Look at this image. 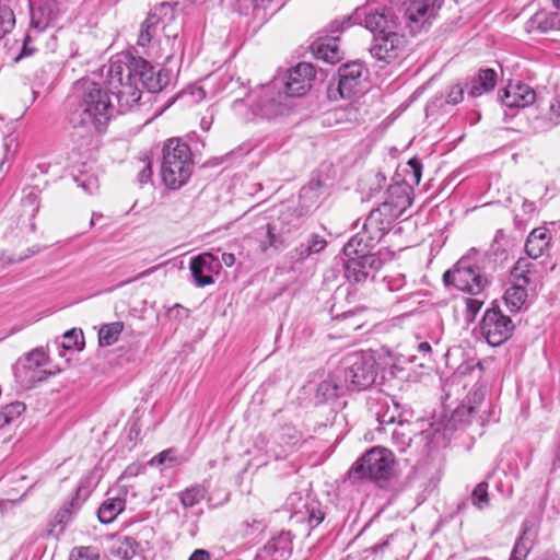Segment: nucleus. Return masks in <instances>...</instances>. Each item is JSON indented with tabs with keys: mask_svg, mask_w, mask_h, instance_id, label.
I'll return each mask as SVG.
<instances>
[{
	"mask_svg": "<svg viewBox=\"0 0 560 560\" xmlns=\"http://www.w3.org/2000/svg\"><path fill=\"white\" fill-rule=\"evenodd\" d=\"M108 92L115 95L121 112L131 109L141 98L138 81L155 93L163 89L166 81L160 72L142 58H131L128 62L116 58L104 66Z\"/></svg>",
	"mask_w": 560,
	"mask_h": 560,
	"instance_id": "f257e3e1",
	"label": "nucleus"
},
{
	"mask_svg": "<svg viewBox=\"0 0 560 560\" xmlns=\"http://www.w3.org/2000/svg\"><path fill=\"white\" fill-rule=\"evenodd\" d=\"M408 186L392 185L386 199L373 209L362 226L343 247L345 255L358 254L374 248L388 233L393 222L411 206Z\"/></svg>",
	"mask_w": 560,
	"mask_h": 560,
	"instance_id": "f03ea898",
	"label": "nucleus"
},
{
	"mask_svg": "<svg viewBox=\"0 0 560 560\" xmlns=\"http://www.w3.org/2000/svg\"><path fill=\"white\" fill-rule=\"evenodd\" d=\"M69 122L82 137L102 131L112 116L108 92L90 79L79 80L70 96Z\"/></svg>",
	"mask_w": 560,
	"mask_h": 560,
	"instance_id": "7ed1b4c3",
	"label": "nucleus"
},
{
	"mask_svg": "<svg viewBox=\"0 0 560 560\" xmlns=\"http://www.w3.org/2000/svg\"><path fill=\"white\" fill-rule=\"evenodd\" d=\"M194 160L188 144L178 139H170L163 147L161 176L170 189H179L190 178Z\"/></svg>",
	"mask_w": 560,
	"mask_h": 560,
	"instance_id": "20e7f679",
	"label": "nucleus"
},
{
	"mask_svg": "<svg viewBox=\"0 0 560 560\" xmlns=\"http://www.w3.org/2000/svg\"><path fill=\"white\" fill-rule=\"evenodd\" d=\"M394 455L383 447H374L359 458L348 471L352 483L370 480L377 483L389 480L394 471Z\"/></svg>",
	"mask_w": 560,
	"mask_h": 560,
	"instance_id": "39448f33",
	"label": "nucleus"
},
{
	"mask_svg": "<svg viewBox=\"0 0 560 560\" xmlns=\"http://www.w3.org/2000/svg\"><path fill=\"white\" fill-rule=\"evenodd\" d=\"M376 362L368 352L347 354L338 368L348 390H362L371 386L376 377Z\"/></svg>",
	"mask_w": 560,
	"mask_h": 560,
	"instance_id": "423d86ee",
	"label": "nucleus"
},
{
	"mask_svg": "<svg viewBox=\"0 0 560 560\" xmlns=\"http://www.w3.org/2000/svg\"><path fill=\"white\" fill-rule=\"evenodd\" d=\"M443 279L446 284L471 295H482L488 285V279L469 256L460 258L452 270L444 272Z\"/></svg>",
	"mask_w": 560,
	"mask_h": 560,
	"instance_id": "0eeeda50",
	"label": "nucleus"
},
{
	"mask_svg": "<svg viewBox=\"0 0 560 560\" xmlns=\"http://www.w3.org/2000/svg\"><path fill=\"white\" fill-rule=\"evenodd\" d=\"M443 279L446 284L471 295H482L488 285V279L469 256L460 258L452 270L444 272Z\"/></svg>",
	"mask_w": 560,
	"mask_h": 560,
	"instance_id": "6e6552de",
	"label": "nucleus"
},
{
	"mask_svg": "<svg viewBox=\"0 0 560 560\" xmlns=\"http://www.w3.org/2000/svg\"><path fill=\"white\" fill-rule=\"evenodd\" d=\"M248 100L254 114L266 119L284 115L290 108L287 103L288 96L273 81L252 92Z\"/></svg>",
	"mask_w": 560,
	"mask_h": 560,
	"instance_id": "1a4fd4ad",
	"label": "nucleus"
},
{
	"mask_svg": "<svg viewBox=\"0 0 560 560\" xmlns=\"http://www.w3.org/2000/svg\"><path fill=\"white\" fill-rule=\"evenodd\" d=\"M354 20L363 23L374 37L397 32L399 27L394 8L381 5L376 1L368 2L364 7L357 9Z\"/></svg>",
	"mask_w": 560,
	"mask_h": 560,
	"instance_id": "9d476101",
	"label": "nucleus"
},
{
	"mask_svg": "<svg viewBox=\"0 0 560 560\" xmlns=\"http://www.w3.org/2000/svg\"><path fill=\"white\" fill-rule=\"evenodd\" d=\"M49 358L44 348H35L20 359L14 366L16 380L25 387L42 382L49 375L46 371Z\"/></svg>",
	"mask_w": 560,
	"mask_h": 560,
	"instance_id": "9b49d317",
	"label": "nucleus"
},
{
	"mask_svg": "<svg viewBox=\"0 0 560 560\" xmlns=\"http://www.w3.org/2000/svg\"><path fill=\"white\" fill-rule=\"evenodd\" d=\"M315 74V69L311 63L300 62L290 69L285 77L276 78L272 81L279 84L280 90L288 98L299 97L311 89Z\"/></svg>",
	"mask_w": 560,
	"mask_h": 560,
	"instance_id": "f8f14e48",
	"label": "nucleus"
},
{
	"mask_svg": "<svg viewBox=\"0 0 560 560\" xmlns=\"http://www.w3.org/2000/svg\"><path fill=\"white\" fill-rule=\"evenodd\" d=\"M514 325L510 317L498 308L487 310L480 323V331L487 342L492 346H501L513 334Z\"/></svg>",
	"mask_w": 560,
	"mask_h": 560,
	"instance_id": "ddd939ff",
	"label": "nucleus"
},
{
	"mask_svg": "<svg viewBox=\"0 0 560 560\" xmlns=\"http://www.w3.org/2000/svg\"><path fill=\"white\" fill-rule=\"evenodd\" d=\"M345 277L351 283L364 282L373 272L377 271L382 265V259L364 249L358 254L346 255Z\"/></svg>",
	"mask_w": 560,
	"mask_h": 560,
	"instance_id": "4468645a",
	"label": "nucleus"
},
{
	"mask_svg": "<svg viewBox=\"0 0 560 560\" xmlns=\"http://www.w3.org/2000/svg\"><path fill=\"white\" fill-rule=\"evenodd\" d=\"M406 38L397 31L390 34L376 35L373 38L370 52L376 60L390 63L404 54Z\"/></svg>",
	"mask_w": 560,
	"mask_h": 560,
	"instance_id": "2eb2a0df",
	"label": "nucleus"
},
{
	"mask_svg": "<svg viewBox=\"0 0 560 560\" xmlns=\"http://www.w3.org/2000/svg\"><path fill=\"white\" fill-rule=\"evenodd\" d=\"M285 504L292 512V517H294L296 522L306 521L312 528L318 526L325 517L318 502L308 500L307 498L304 499L300 493L290 494Z\"/></svg>",
	"mask_w": 560,
	"mask_h": 560,
	"instance_id": "dca6fc26",
	"label": "nucleus"
},
{
	"mask_svg": "<svg viewBox=\"0 0 560 560\" xmlns=\"http://www.w3.org/2000/svg\"><path fill=\"white\" fill-rule=\"evenodd\" d=\"M189 269L195 285L203 288L214 283V276L220 272L221 261L211 253H202L191 258Z\"/></svg>",
	"mask_w": 560,
	"mask_h": 560,
	"instance_id": "f3484780",
	"label": "nucleus"
},
{
	"mask_svg": "<svg viewBox=\"0 0 560 560\" xmlns=\"http://www.w3.org/2000/svg\"><path fill=\"white\" fill-rule=\"evenodd\" d=\"M443 0H410L405 8V16L412 32L418 31L436 14Z\"/></svg>",
	"mask_w": 560,
	"mask_h": 560,
	"instance_id": "a211bd4d",
	"label": "nucleus"
},
{
	"mask_svg": "<svg viewBox=\"0 0 560 560\" xmlns=\"http://www.w3.org/2000/svg\"><path fill=\"white\" fill-rule=\"evenodd\" d=\"M128 488L125 485H117L107 492V499L101 504L97 517L101 523L109 524L125 510Z\"/></svg>",
	"mask_w": 560,
	"mask_h": 560,
	"instance_id": "6ab92c4d",
	"label": "nucleus"
},
{
	"mask_svg": "<svg viewBox=\"0 0 560 560\" xmlns=\"http://www.w3.org/2000/svg\"><path fill=\"white\" fill-rule=\"evenodd\" d=\"M363 70V66L359 62L346 63L339 68L338 90L341 97L349 98L361 90Z\"/></svg>",
	"mask_w": 560,
	"mask_h": 560,
	"instance_id": "aec40b11",
	"label": "nucleus"
},
{
	"mask_svg": "<svg viewBox=\"0 0 560 560\" xmlns=\"http://www.w3.org/2000/svg\"><path fill=\"white\" fill-rule=\"evenodd\" d=\"M500 97L502 104L509 108H523L535 102L536 92L525 83L510 82Z\"/></svg>",
	"mask_w": 560,
	"mask_h": 560,
	"instance_id": "412c9836",
	"label": "nucleus"
},
{
	"mask_svg": "<svg viewBox=\"0 0 560 560\" xmlns=\"http://www.w3.org/2000/svg\"><path fill=\"white\" fill-rule=\"evenodd\" d=\"M372 410L380 424H393L402 420L401 406L389 396H381L373 399Z\"/></svg>",
	"mask_w": 560,
	"mask_h": 560,
	"instance_id": "4be33fe9",
	"label": "nucleus"
},
{
	"mask_svg": "<svg viewBox=\"0 0 560 560\" xmlns=\"http://www.w3.org/2000/svg\"><path fill=\"white\" fill-rule=\"evenodd\" d=\"M551 238L552 234L547 228L539 226L534 229L525 242L526 254L533 259L548 255L551 247Z\"/></svg>",
	"mask_w": 560,
	"mask_h": 560,
	"instance_id": "5701e85b",
	"label": "nucleus"
},
{
	"mask_svg": "<svg viewBox=\"0 0 560 560\" xmlns=\"http://www.w3.org/2000/svg\"><path fill=\"white\" fill-rule=\"evenodd\" d=\"M338 40V36L319 37L313 42L311 49L317 59L328 63H336L342 58Z\"/></svg>",
	"mask_w": 560,
	"mask_h": 560,
	"instance_id": "b1692460",
	"label": "nucleus"
},
{
	"mask_svg": "<svg viewBox=\"0 0 560 560\" xmlns=\"http://www.w3.org/2000/svg\"><path fill=\"white\" fill-rule=\"evenodd\" d=\"M348 390L338 369L323 380L316 387V398L322 401L334 400Z\"/></svg>",
	"mask_w": 560,
	"mask_h": 560,
	"instance_id": "393cba45",
	"label": "nucleus"
},
{
	"mask_svg": "<svg viewBox=\"0 0 560 560\" xmlns=\"http://www.w3.org/2000/svg\"><path fill=\"white\" fill-rule=\"evenodd\" d=\"M265 551L273 560H285L292 552V536L289 532H281L272 537L265 546Z\"/></svg>",
	"mask_w": 560,
	"mask_h": 560,
	"instance_id": "a878e982",
	"label": "nucleus"
},
{
	"mask_svg": "<svg viewBox=\"0 0 560 560\" xmlns=\"http://www.w3.org/2000/svg\"><path fill=\"white\" fill-rule=\"evenodd\" d=\"M497 84V72L493 69H481L476 78L470 81L468 95L478 97L494 89Z\"/></svg>",
	"mask_w": 560,
	"mask_h": 560,
	"instance_id": "bb28decb",
	"label": "nucleus"
},
{
	"mask_svg": "<svg viewBox=\"0 0 560 560\" xmlns=\"http://www.w3.org/2000/svg\"><path fill=\"white\" fill-rule=\"evenodd\" d=\"M527 27L530 32L538 31L541 33L560 28V15L556 12L540 10L529 19Z\"/></svg>",
	"mask_w": 560,
	"mask_h": 560,
	"instance_id": "cd10ccee",
	"label": "nucleus"
},
{
	"mask_svg": "<svg viewBox=\"0 0 560 560\" xmlns=\"http://www.w3.org/2000/svg\"><path fill=\"white\" fill-rule=\"evenodd\" d=\"M209 495L208 488L202 483H195L178 493V499L184 509H191L206 500Z\"/></svg>",
	"mask_w": 560,
	"mask_h": 560,
	"instance_id": "c85d7f7f",
	"label": "nucleus"
},
{
	"mask_svg": "<svg viewBox=\"0 0 560 560\" xmlns=\"http://www.w3.org/2000/svg\"><path fill=\"white\" fill-rule=\"evenodd\" d=\"M535 539L536 532L527 522L523 523L522 533L516 539L512 551L520 555L521 557L527 558L534 547Z\"/></svg>",
	"mask_w": 560,
	"mask_h": 560,
	"instance_id": "c756f323",
	"label": "nucleus"
},
{
	"mask_svg": "<svg viewBox=\"0 0 560 560\" xmlns=\"http://www.w3.org/2000/svg\"><path fill=\"white\" fill-rule=\"evenodd\" d=\"M138 550V541L130 536L119 537L112 547V552L124 560L132 559Z\"/></svg>",
	"mask_w": 560,
	"mask_h": 560,
	"instance_id": "7c9ffc66",
	"label": "nucleus"
},
{
	"mask_svg": "<svg viewBox=\"0 0 560 560\" xmlns=\"http://www.w3.org/2000/svg\"><path fill=\"white\" fill-rule=\"evenodd\" d=\"M527 285L515 284L506 289L504 293V300L506 305L511 308V311H520L527 301Z\"/></svg>",
	"mask_w": 560,
	"mask_h": 560,
	"instance_id": "2f4dec72",
	"label": "nucleus"
},
{
	"mask_svg": "<svg viewBox=\"0 0 560 560\" xmlns=\"http://www.w3.org/2000/svg\"><path fill=\"white\" fill-rule=\"evenodd\" d=\"M533 264L526 258H520L511 270V281L515 284L529 285L532 283Z\"/></svg>",
	"mask_w": 560,
	"mask_h": 560,
	"instance_id": "473e14b6",
	"label": "nucleus"
},
{
	"mask_svg": "<svg viewBox=\"0 0 560 560\" xmlns=\"http://www.w3.org/2000/svg\"><path fill=\"white\" fill-rule=\"evenodd\" d=\"M122 330L124 323L121 322H114L110 324L103 325L98 331L100 346L108 347L114 345L118 340Z\"/></svg>",
	"mask_w": 560,
	"mask_h": 560,
	"instance_id": "72a5a7b5",
	"label": "nucleus"
},
{
	"mask_svg": "<svg viewBox=\"0 0 560 560\" xmlns=\"http://www.w3.org/2000/svg\"><path fill=\"white\" fill-rule=\"evenodd\" d=\"M392 438L398 450L404 452L412 441L410 423L405 420H399L397 427L392 431Z\"/></svg>",
	"mask_w": 560,
	"mask_h": 560,
	"instance_id": "f704fd0d",
	"label": "nucleus"
},
{
	"mask_svg": "<svg viewBox=\"0 0 560 560\" xmlns=\"http://www.w3.org/2000/svg\"><path fill=\"white\" fill-rule=\"evenodd\" d=\"M160 23L155 19V15H148L147 20L142 23L140 34L138 37L139 46H147L155 37Z\"/></svg>",
	"mask_w": 560,
	"mask_h": 560,
	"instance_id": "c9c22d12",
	"label": "nucleus"
},
{
	"mask_svg": "<svg viewBox=\"0 0 560 560\" xmlns=\"http://www.w3.org/2000/svg\"><path fill=\"white\" fill-rule=\"evenodd\" d=\"M55 18V13L51 9L45 10L42 7L38 9L31 8V24L39 31L45 30Z\"/></svg>",
	"mask_w": 560,
	"mask_h": 560,
	"instance_id": "e433bc0d",
	"label": "nucleus"
},
{
	"mask_svg": "<svg viewBox=\"0 0 560 560\" xmlns=\"http://www.w3.org/2000/svg\"><path fill=\"white\" fill-rule=\"evenodd\" d=\"M407 165H408L409 170L407 171L405 183H402V184L397 183L396 185L408 186V189L410 191L411 187L413 185H418L421 180L422 164L418 159L413 158L408 161Z\"/></svg>",
	"mask_w": 560,
	"mask_h": 560,
	"instance_id": "4c0bfd02",
	"label": "nucleus"
},
{
	"mask_svg": "<svg viewBox=\"0 0 560 560\" xmlns=\"http://www.w3.org/2000/svg\"><path fill=\"white\" fill-rule=\"evenodd\" d=\"M488 482L481 481L471 492V503L478 510H485L490 505V498L488 493Z\"/></svg>",
	"mask_w": 560,
	"mask_h": 560,
	"instance_id": "58836bf2",
	"label": "nucleus"
},
{
	"mask_svg": "<svg viewBox=\"0 0 560 560\" xmlns=\"http://www.w3.org/2000/svg\"><path fill=\"white\" fill-rule=\"evenodd\" d=\"M337 324L342 326V329L346 331H355L363 326L362 319L358 316L355 312H346L341 316H337L335 318Z\"/></svg>",
	"mask_w": 560,
	"mask_h": 560,
	"instance_id": "ea45409f",
	"label": "nucleus"
},
{
	"mask_svg": "<svg viewBox=\"0 0 560 560\" xmlns=\"http://www.w3.org/2000/svg\"><path fill=\"white\" fill-rule=\"evenodd\" d=\"M70 560H100V552L92 546L74 547L71 550Z\"/></svg>",
	"mask_w": 560,
	"mask_h": 560,
	"instance_id": "a19ab883",
	"label": "nucleus"
},
{
	"mask_svg": "<svg viewBox=\"0 0 560 560\" xmlns=\"http://www.w3.org/2000/svg\"><path fill=\"white\" fill-rule=\"evenodd\" d=\"M560 124V95L552 98L549 110L545 117L544 128H551Z\"/></svg>",
	"mask_w": 560,
	"mask_h": 560,
	"instance_id": "79ce46f5",
	"label": "nucleus"
},
{
	"mask_svg": "<svg viewBox=\"0 0 560 560\" xmlns=\"http://www.w3.org/2000/svg\"><path fill=\"white\" fill-rule=\"evenodd\" d=\"M149 14L155 15L160 24L164 23L165 20L174 19V5L170 2H162L155 5Z\"/></svg>",
	"mask_w": 560,
	"mask_h": 560,
	"instance_id": "37998d69",
	"label": "nucleus"
},
{
	"mask_svg": "<svg viewBox=\"0 0 560 560\" xmlns=\"http://www.w3.org/2000/svg\"><path fill=\"white\" fill-rule=\"evenodd\" d=\"M83 339L82 330L71 329L63 334L62 348H80L84 343Z\"/></svg>",
	"mask_w": 560,
	"mask_h": 560,
	"instance_id": "c03bdc74",
	"label": "nucleus"
},
{
	"mask_svg": "<svg viewBox=\"0 0 560 560\" xmlns=\"http://www.w3.org/2000/svg\"><path fill=\"white\" fill-rule=\"evenodd\" d=\"M267 237L269 246L275 249H281L285 246L287 240L282 233L277 234V226L273 223L267 225Z\"/></svg>",
	"mask_w": 560,
	"mask_h": 560,
	"instance_id": "a18cd8bd",
	"label": "nucleus"
},
{
	"mask_svg": "<svg viewBox=\"0 0 560 560\" xmlns=\"http://www.w3.org/2000/svg\"><path fill=\"white\" fill-rule=\"evenodd\" d=\"M4 418L11 423L25 411V405L21 401L11 402L2 408Z\"/></svg>",
	"mask_w": 560,
	"mask_h": 560,
	"instance_id": "49530a36",
	"label": "nucleus"
},
{
	"mask_svg": "<svg viewBox=\"0 0 560 560\" xmlns=\"http://www.w3.org/2000/svg\"><path fill=\"white\" fill-rule=\"evenodd\" d=\"M15 24L14 14L9 9L0 10V37L10 32Z\"/></svg>",
	"mask_w": 560,
	"mask_h": 560,
	"instance_id": "de8ad7c7",
	"label": "nucleus"
},
{
	"mask_svg": "<svg viewBox=\"0 0 560 560\" xmlns=\"http://www.w3.org/2000/svg\"><path fill=\"white\" fill-rule=\"evenodd\" d=\"M476 298L467 299L466 301V308H467V319L472 320L477 313L480 311L483 299L480 298V295H475Z\"/></svg>",
	"mask_w": 560,
	"mask_h": 560,
	"instance_id": "09e8293b",
	"label": "nucleus"
},
{
	"mask_svg": "<svg viewBox=\"0 0 560 560\" xmlns=\"http://www.w3.org/2000/svg\"><path fill=\"white\" fill-rule=\"evenodd\" d=\"M280 440L283 441L289 448H293L299 443L300 436L294 429L284 428L280 434Z\"/></svg>",
	"mask_w": 560,
	"mask_h": 560,
	"instance_id": "8fccbe9b",
	"label": "nucleus"
},
{
	"mask_svg": "<svg viewBox=\"0 0 560 560\" xmlns=\"http://www.w3.org/2000/svg\"><path fill=\"white\" fill-rule=\"evenodd\" d=\"M23 206L30 208V214L34 215L38 209V194L34 189H30L22 199Z\"/></svg>",
	"mask_w": 560,
	"mask_h": 560,
	"instance_id": "3c124183",
	"label": "nucleus"
},
{
	"mask_svg": "<svg viewBox=\"0 0 560 560\" xmlns=\"http://www.w3.org/2000/svg\"><path fill=\"white\" fill-rule=\"evenodd\" d=\"M463 97L464 89L459 84H454L450 86L445 102L447 104L456 105L463 101Z\"/></svg>",
	"mask_w": 560,
	"mask_h": 560,
	"instance_id": "603ef678",
	"label": "nucleus"
},
{
	"mask_svg": "<svg viewBox=\"0 0 560 560\" xmlns=\"http://www.w3.org/2000/svg\"><path fill=\"white\" fill-rule=\"evenodd\" d=\"M275 0H238L240 8L253 7L254 11L265 10Z\"/></svg>",
	"mask_w": 560,
	"mask_h": 560,
	"instance_id": "864d4df0",
	"label": "nucleus"
},
{
	"mask_svg": "<svg viewBox=\"0 0 560 560\" xmlns=\"http://www.w3.org/2000/svg\"><path fill=\"white\" fill-rule=\"evenodd\" d=\"M312 254L322 252L326 247V240L317 234H313L306 242Z\"/></svg>",
	"mask_w": 560,
	"mask_h": 560,
	"instance_id": "5fc2aeb1",
	"label": "nucleus"
},
{
	"mask_svg": "<svg viewBox=\"0 0 560 560\" xmlns=\"http://www.w3.org/2000/svg\"><path fill=\"white\" fill-rule=\"evenodd\" d=\"M158 462L160 465L171 467L176 459L173 456V450H165L152 459V463Z\"/></svg>",
	"mask_w": 560,
	"mask_h": 560,
	"instance_id": "6e6d98bb",
	"label": "nucleus"
},
{
	"mask_svg": "<svg viewBox=\"0 0 560 560\" xmlns=\"http://www.w3.org/2000/svg\"><path fill=\"white\" fill-rule=\"evenodd\" d=\"M311 255L312 253L308 248V245L306 243H303L292 252L291 257L296 260H303Z\"/></svg>",
	"mask_w": 560,
	"mask_h": 560,
	"instance_id": "4d7b16f0",
	"label": "nucleus"
},
{
	"mask_svg": "<svg viewBox=\"0 0 560 560\" xmlns=\"http://www.w3.org/2000/svg\"><path fill=\"white\" fill-rule=\"evenodd\" d=\"M143 168L138 174V179L141 184L148 183L152 177V167L151 163L148 161H143Z\"/></svg>",
	"mask_w": 560,
	"mask_h": 560,
	"instance_id": "13d9d810",
	"label": "nucleus"
},
{
	"mask_svg": "<svg viewBox=\"0 0 560 560\" xmlns=\"http://www.w3.org/2000/svg\"><path fill=\"white\" fill-rule=\"evenodd\" d=\"M30 42L31 36L26 35L23 40L22 51L16 57H14V62H19L23 57L31 56L35 51L34 48L28 46Z\"/></svg>",
	"mask_w": 560,
	"mask_h": 560,
	"instance_id": "bf43d9fd",
	"label": "nucleus"
},
{
	"mask_svg": "<svg viewBox=\"0 0 560 560\" xmlns=\"http://www.w3.org/2000/svg\"><path fill=\"white\" fill-rule=\"evenodd\" d=\"M42 249H43V247H42V246H39V245H34V246H32V247L27 248V250H26V253H25L24 255H21V256H19V257H18V258H15V259H11V258H10V259L8 260V262H9V264H13V262L23 261L24 259H27V258H30V257H32V256H34V255H36V254H38Z\"/></svg>",
	"mask_w": 560,
	"mask_h": 560,
	"instance_id": "052dcab7",
	"label": "nucleus"
},
{
	"mask_svg": "<svg viewBox=\"0 0 560 560\" xmlns=\"http://www.w3.org/2000/svg\"><path fill=\"white\" fill-rule=\"evenodd\" d=\"M351 20H352V18L349 16V18H345L342 21H338V20L334 21L330 24V32L336 33L340 30L349 27L351 25Z\"/></svg>",
	"mask_w": 560,
	"mask_h": 560,
	"instance_id": "680f3d73",
	"label": "nucleus"
},
{
	"mask_svg": "<svg viewBox=\"0 0 560 560\" xmlns=\"http://www.w3.org/2000/svg\"><path fill=\"white\" fill-rule=\"evenodd\" d=\"M188 560H211V553L206 549H196Z\"/></svg>",
	"mask_w": 560,
	"mask_h": 560,
	"instance_id": "e2e57ef3",
	"label": "nucleus"
},
{
	"mask_svg": "<svg viewBox=\"0 0 560 560\" xmlns=\"http://www.w3.org/2000/svg\"><path fill=\"white\" fill-rule=\"evenodd\" d=\"M80 186L88 192L93 194L97 189V182L96 179L90 178L88 180H84L80 184Z\"/></svg>",
	"mask_w": 560,
	"mask_h": 560,
	"instance_id": "0e129e2a",
	"label": "nucleus"
},
{
	"mask_svg": "<svg viewBox=\"0 0 560 560\" xmlns=\"http://www.w3.org/2000/svg\"><path fill=\"white\" fill-rule=\"evenodd\" d=\"M235 256L232 253H223L222 254V262L226 267H232L235 264Z\"/></svg>",
	"mask_w": 560,
	"mask_h": 560,
	"instance_id": "69168bd1",
	"label": "nucleus"
},
{
	"mask_svg": "<svg viewBox=\"0 0 560 560\" xmlns=\"http://www.w3.org/2000/svg\"><path fill=\"white\" fill-rule=\"evenodd\" d=\"M90 494V490L81 482L77 488V497L88 498Z\"/></svg>",
	"mask_w": 560,
	"mask_h": 560,
	"instance_id": "338daca9",
	"label": "nucleus"
},
{
	"mask_svg": "<svg viewBox=\"0 0 560 560\" xmlns=\"http://www.w3.org/2000/svg\"><path fill=\"white\" fill-rule=\"evenodd\" d=\"M244 106V102L243 100H235L233 102V105H232V108L235 113H241L242 112V108Z\"/></svg>",
	"mask_w": 560,
	"mask_h": 560,
	"instance_id": "774afa93",
	"label": "nucleus"
}]
</instances>
